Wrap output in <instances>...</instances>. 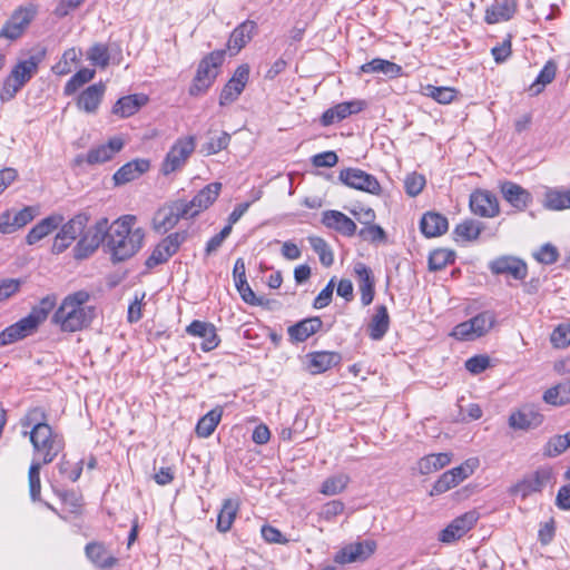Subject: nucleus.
I'll return each mask as SVG.
<instances>
[{
	"label": "nucleus",
	"mask_w": 570,
	"mask_h": 570,
	"mask_svg": "<svg viewBox=\"0 0 570 570\" xmlns=\"http://www.w3.org/2000/svg\"><path fill=\"white\" fill-rule=\"evenodd\" d=\"M45 420V411L40 407H35L21 420V425L23 428L32 425L31 431L23 432V434H29L35 452L42 456V463L49 464L63 450L65 440Z\"/></svg>",
	"instance_id": "1"
},
{
	"label": "nucleus",
	"mask_w": 570,
	"mask_h": 570,
	"mask_svg": "<svg viewBox=\"0 0 570 570\" xmlns=\"http://www.w3.org/2000/svg\"><path fill=\"white\" fill-rule=\"evenodd\" d=\"M135 222V216L124 215L108 224L106 248L114 263L130 258L141 247L145 233L141 228L132 229Z\"/></svg>",
	"instance_id": "2"
},
{
	"label": "nucleus",
	"mask_w": 570,
	"mask_h": 570,
	"mask_svg": "<svg viewBox=\"0 0 570 570\" xmlns=\"http://www.w3.org/2000/svg\"><path fill=\"white\" fill-rule=\"evenodd\" d=\"M89 299L87 291L67 295L55 312L52 322L68 333L87 328L96 317V307L88 305Z\"/></svg>",
	"instance_id": "3"
},
{
	"label": "nucleus",
	"mask_w": 570,
	"mask_h": 570,
	"mask_svg": "<svg viewBox=\"0 0 570 570\" xmlns=\"http://www.w3.org/2000/svg\"><path fill=\"white\" fill-rule=\"evenodd\" d=\"M225 58L224 50H216L204 57L197 68V72L189 87L190 96H199L205 94L215 81L218 75V68Z\"/></svg>",
	"instance_id": "4"
},
{
	"label": "nucleus",
	"mask_w": 570,
	"mask_h": 570,
	"mask_svg": "<svg viewBox=\"0 0 570 570\" xmlns=\"http://www.w3.org/2000/svg\"><path fill=\"white\" fill-rule=\"evenodd\" d=\"M108 232V218H100L94 226L85 228L80 239L73 247V257L78 261L92 255L101 243H106Z\"/></svg>",
	"instance_id": "5"
},
{
	"label": "nucleus",
	"mask_w": 570,
	"mask_h": 570,
	"mask_svg": "<svg viewBox=\"0 0 570 570\" xmlns=\"http://www.w3.org/2000/svg\"><path fill=\"white\" fill-rule=\"evenodd\" d=\"M195 148L196 138L194 136L178 138L161 163L160 171L163 175L168 176L180 170L195 151Z\"/></svg>",
	"instance_id": "6"
},
{
	"label": "nucleus",
	"mask_w": 570,
	"mask_h": 570,
	"mask_svg": "<svg viewBox=\"0 0 570 570\" xmlns=\"http://www.w3.org/2000/svg\"><path fill=\"white\" fill-rule=\"evenodd\" d=\"M494 323V313L482 312L471 320L458 324L451 335L460 341H474L484 335Z\"/></svg>",
	"instance_id": "7"
},
{
	"label": "nucleus",
	"mask_w": 570,
	"mask_h": 570,
	"mask_svg": "<svg viewBox=\"0 0 570 570\" xmlns=\"http://www.w3.org/2000/svg\"><path fill=\"white\" fill-rule=\"evenodd\" d=\"M478 465L476 459H469L461 465L444 472L433 484L431 495L442 494L469 478Z\"/></svg>",
	"instance_id": "8"
},
{
	"label": "nucleus",
	"mask_w": 570,
	"mask_h": 570,
	"mask_svg": "<svg viewBox=\"0 0 570 570\" xmlns=\"http://www.w3.org/2000/svg\"><path fill=\"white\" fill-rule=\"evenodd\" d=\"M124 145L122 138H110L107 144L91 148L87 154H78L73 159V166L79 167L83 164L94 166L109 161L124 148Z\"/></svg>",
	"instance_id": "9"
},
{
	"label": "nucleus",
	"mask_w": 570,
	"mask_h": 570,
	"mask_svg": "<svg viewBox=\"0 0 570 570\" xmlns=\"http://www.w3.org/2000/svg\"><path fill=\"white\" fill-rule=\"evenodd\" d=\"M183 206V199H177L159 208L153 219L154 230L165 234L173 229L180 219H189Z\"/></svg>",
	"instance_id": "10"
},
{
	"label": "nucleus",
	"mask_w": 570,
	"mask_h": 570,
	"mask_svg": "<svg viewBox=\"0 0 570 570\" xmlns=\"http://www.w3.org/2000/svg\"><path fill=\"white\" fill-rule=\"evenodd\" d=\"M186 239V230L169 234L155 247L151 255L146 259V267L151 269L160 264L166 263L173 255L177 253L180 245Z\"/></svg>",
	"instance_id": "11"
},
{
	"label": "nucleus",
	"mask_w": 570,
	"mask_h": 570,
	"mask_svg": "<svg viewBox=\"0 0 570 570\" xmlns=\"http://www.w3.org/2000/svg\"><path fill=\"white\" fill-rule=\"evenodd\" d=\"M338 180L350 188L366 191L372 195H379L381 193L379 180L373 175L358 168L342 169L338 175Z\"/></svg>",
	"instance_id": "12"
},
{
	"label": "nucleus",
	"mask_w": 570,
	"mask_h": 570,
	"mask_svg": "<svg viewBox=\"0 0 570 570\" xmlns=\"http://www.w3.org/2000/svg\"><path fill=\"white\" fill-rule=\"evenodd\" d=\"M36 10L32 7H19L0 30V38L17 40L33 20Z\"/></svg>",
	"instance_id": "13"
},
{
	"label": "nucleus",
	"mask_w": 570,
	"mask_h": 570,
	"mask_svg": "<svg viewBox=\"0 0 570 570\" xmlns=\"http://www.w3.org/2000/svg\"><path fill=\"white\" fill-rule=\"evenodd\" d=\"M220 189V183H210L200 189L191 200L186 202L183 199V207L187 212L188 217L194 218L200 212L207 209L217 199Z\"/></svg>",
	"instance_id": "14"
},
{
	"label": "nucleus",
	"mask_w": 570,
	"mask_h": 570,
	"mask_svg": "<svg viewBox=\"0 0 570 570\" xmlns=\"http://www.w3.org/2000/svg\"><path fill=\"white\" fill-rule=\"evenodd\" d=\"M543 414L532 404L523 405L509 416V426L513 430L529 431L540 426Z\"/></svg>",
	"instance_id": "15"
},
{
	"label": "nucleus",
	"mask_w": 570,
	"mask_h": 570,
	"mask_svg": "<svg viewBox=\"0 0 570 570\" xmlns=\"http://www.w3.org/2000/svg\"><path fill=\"white\" fill-rule=\"evenodd\" d=\"M551 472L548 469L537 470L534 473L527 475L523 480L518 482L512 489L511 493L522 499L531 495L532 493L541 492L542 489L550 482Z\"/></svg>",
	"instance_id": "16"
},
{
	"label": "nucleus",
	"mask_w": 570,
	"mask_h": 570,
	"mask_svg": "<svg viewBox=\"0 0 570 570\" xmlns=\"http://www.w3.org/2000/svg\"><path fill=\"white\" fill-rule=\"evenodd\" d=\"M376 543L372 540L355 542L343 547L336 552L334 561L340 564H347L366 560L374 553Z\"/></svg>",
	"instance_id": "17"
},
{
	"label": "nucleus",
	"mask_w": 570,
	"mask_h": 570,
	"mask_svg": "<svg viewBox=\"0 0 570 570\" xmlns=\"http://www.w3.org/2000/svg\"><path fill=\"white\" fill-rule=\"evenodd\" d=\"M366 102L361 99L340 102L327 110L321 117V124L325 127L338 122L351 115H355L365 109Z\"/></svg>",
	"instance_id": "18"
},
{
	"label": "nucleus",
	"mask_w": 570,
	"mask_h": 570,
	"mask_svg": "<svg viewBox=\"0 0 570 570\" xmlns=\"http://www.w3.org/2000/svg\"><path fill=\"white\" fill-rule=\"evenodd\" d=\"M470 208L475 215L493 217L499 213V202L490 191L478 189L470 196Z\"/></svg>",
	"instance_id": "19"
},
{
	"label": "nucleus",
	"mask_w": 570,
	"mask_h": 570,
	"mask_svg": "<svg viewBox=\"0 0 570 570\" xmlns=\"http://www.w3.org/2000/svg\"><path fill=\"white\" fill-rule=\"evenodd\" d=\"M233 276L235 286L242 297V299L253 306H258L263 304V299L257 297L254 291L247 283L246 279V267L243 258H237L233 269Z\"/></svg>",
	"instance_id": "20"
},
{
	"label": "nucleus",
	"mask_w": 570,
	"mask_h": 570,
	"mask_svg": "<svg viewBox=\"0 0 570 570\" xmlns=\"http://www.w3.org/2000/svg\"><path fill=\"white\" fill-rule=\"evenodd\" d=\"M186 332L193 336L203 338L200 347L204 352L216 348L219 344V337L216 327L212 323L203 321H193L186 328Z\"/></svg>",
	"instance_id": "21"
},
{
	"label": "nucleus",
	"mask_w": 570,
	"mask_h": 570,
	"mask_svg": "<svg viewBox=\"0 0 570 570\" xmlns=\"http://www.w3.org/2000/svg\"><path fill=\"white\" fill-rule=\"evenodd\" d=\"M150 168V161L144 158H137L122 165L112 176L116 186H121L130 183L141 175L147 173Z\"/></svg>",
	"instance_id": "22"
},
{
	"label": "nucleus",
	"mask_w": 570,
	"mask_h": 570,
	"mask_svg": "<svg viewBox=\"0 0 570 570\" xmlns=\"http://www.w3.org/2000/svg\"><path fill=\"white\" fill-rule=\"evenodd\" d=\"M501 196L517 210H524L532 202L531 194L512 181L501 183Z\"/></svg>",
	"instance_id": "23"
},
{
	"label": "nucleus",
	"mask_w": 570,
	"mask_h": 570,
	"mask_svg": "<svg viewBox=\"0 0 570 570\" xmlns=\"http://www.w3.org/2000/svg\"><path fill=\"white\" fill-rule=\"evenodd\" d=\"M354 273L357 277V284L361 293V303L363 306H367L373 302L375 294V282L372 269L364 263H356L354 265Z\"/></svg>",
	"instance_id": "24"
},
{
	"label": "nucleus",
	"mask_w": 570,
	"mask_h": 570,
	"mask_svg": "<svg viewBox=\"0 0 570 570\" xmlns=\"http://www.w3.org/2000/svg\"><path fill=\"white\" fill-rule=\"evenodd\" d=\"M322 223L340 234L352 237L355 235L357 226L353 219L338 210H326L323 213Z\"/></svg>",
	"instance_id": "25"
},
{
	"label": "nucleus",
	"mask_w": 570,
	"mask_h": 570,
	"mask_svg": "<svg viewBox=\"0 0 570 570\" xmlns=\"http://www.w3.org/2000/svg\"><path fill=\"white\" fill-rule=\"evenodd\" d=\"M106 91L104 82H98L85 89L77 99V106L87 114H95Z\"/></svg>",
	"instance_id": "26"
},
{
	"label": "nucleus",
	"mask_w": 570,
	"mask_h": 570,
	"mask_svg": "<svg viewBox=\"0 0 570 570\" xmlns=\"http://www.w3.org/2000/svg\"><path fill=\"white\" fill-rule=\"evenodd\" d=\"M323 321L318 316L304 318L287 328L289 340L293 343L305 342L309 336L321 330Z\"/></svg>",
	"instance_id": "27"
},
{
	"label": "nucleus",
	"mask_w": 570,
	"mask_h": 570,
	"mask_svg": "<svg viewBox=\"0 0 570 570\" xmlns=\"http://www.w3.org/2000/svg\"><path fill=\"white\" fill-rule=\"evenodd\" d=\"M85 553L88 560L100 569H111L118 562L117 558L110 556L106 546L99 541H92L86 544Z\"/></svg>",
	"instance_id": "28"
},
{
	"label": "nucleus",
	"mask_w": 570,
	"mask_h": 570,
	"mask_svg": "<svg viewBox=\"0 0 570 570\" xmlns=\"http://www.w3.org/2000/svg\"><path fill=\"white\" fill-rule=\"evenodd\" d=\"M62 222L63 217L61 215H51L41 219L27 234V244L35 245L36 243L51 234L53 230H56L62 224Z\"/></svg>",
	"instance_id": "29"
},
{
	"label": "nucleus",
	"mask_w": 570,
	"mask_h": 570,
	"mask_svg": "<svg viewBox=\"0 0 570 570\" xmlns=\"http://www.w3.org/2000/svg\"><path fill=\"white\" fill-rule=\"evenodd\" d=\"M390 328V315L385 305H377L367 324V334L373 341H381Z\"/></svg>",
	"instance_id": "30"
},
{
	"label": "nucleus",
	"mask_w": 570,
	"mask_h": 570,
	"mask_svg": "<svg viewBox=\"0 0 570 570\" xmlns=\"http://www.w3.org/2000/svg\"><path fill=\"white\" fill-rule=\"evenodd\" d=\"M31 323V320L23 317L17 323L4 328L0 332V345L6 346L12 344L30 335L36 331Z\"/></svg>",
	"instance_id": "31"
},
{
	"label": "nucleus",
	"mask_w": 570,
	"mask_h": 570,
	"mask_svg": "<svg viewBox=\"0 0 570 570\" xmlns=\"http://www.w3.org/2000/svg\"><path fill=\"white\" fill-rule=\"evenodd\" d=\"M449 223L445 216L429 212L423 215L420 222V228L426 237H438L448 230Z\"/></svg>",
	"instance_id": "32"
},
{
	"label": "nucleus",
	"mask_w": 570,
	"mask_h": 570,
	"mask_svg": "<svg viewBox=\"0 0 570 570\" xmlns=\"http://www.w3.org/2000/svg\"><path fill=\"white\" fill-rule=\"evenodd\" d=\"M363 73H383L390 79L401 77L403 75V68L392 61L375 58L360 67Z\"/></svg>",
	"instance_id": "33"
},
{
	"label": "nucleus",
	"mask_w": 570,
	"mask_h": 570,
	"mask_svg": "<svg viewBox=\"0 0 570 570\" xmlns=\"http://www.w3.org/2000/svg\"><path fill=\"white\" fill-rule=\"evenodd\" d=\"M257 30V24L253 20H246L234 29L228 40L229 50L238 52L249 42Z\"/></svg>",
	"instance_id": "34"
},
{
	"label": "nucleus",
	"mask_w": 570,
	"mask_h": 570,
	"mask_svg": "<svg viewBox=\"0 0 570 570\" xmlns=\"http://www.w3.org/2000/svg\"><path fill=\"white\" fill-rule=\"evenodd\" d=\"M309 358L308 370L312 374H321L333 367L340 360L334 352H313L307 355Z\"/></svg>",
	"instance_id": "35"
},
{
	"label": "nucleus",
	"mask_w": 570,
	"mask_h": 570,
	"mask_svg": "<svg viewBox=\"0 0 570 570\" xmlns=\"http://www.w3.org/2000/svg\"><path fill=\"white\" fill-rule=\"evenodd\" d=\"M501 275L521 282L528 275V265L519 257L501 256Z\"/></svg>",
	"instance_id": "36"
},
{
	"label": "nucleus",
	"mask_w": 570,
	"mask_h": 570,
	"mask_svg": "<svg viewBox=\"0 0 570 570\" xmlns=\"http://www.w3.org/2000/svg\"><path fill=\"white\" fill-rule=\"evenodd\" d=\"M482 224L475 219L466 218L458 224L453 230L455 242H472L478 239Z\"/></svg>",
	"instance_id": "37"
},
{
	"label": "nucleus",
	"mask_w": 570,
	"mask_h": 570,
	"mask_svg": "<svg viewBox=\"0 0 570 570\" xmlns=\"http://www.w3.org/2000/svg\"><path fill=\"white\" fill-rule=\"evenodd\" d=\"M223 415V409L217 406L202 416L196 425L195 432L199 438H208L216 430Z\"/></svg>",
	"instance_id": "38"
},
{
	"label": "nucleus",
	"mask_w": 570,
	"mask_h": 570,
	"mask_svg": "<svg viewBox=\"0 0 570 570\" xmlns=\"http://www.w3.org/2000/svg\"><path fill=\"white\" fill-rule=\"evenodd\" d=\"M41 58L39 56H30L28 59L19 61L10 75L18 79L22 85H26L37 72Z\"/></svg>",
	"instance_id": "39"
},
{
	"label": "nucleus",
	"mask_w": 570,
	"mask_h": 570,
	"mask_svg": "<svg viewBox=\"0 0 570 570\" xmlns=\"http://www.w3.org/2000/svg\"><path fill=\"white\" fill-rule=\"evenodd\" d=\"M452 454L449 452L429 454L423 456L419 463L417 469L421 474H430L435 472L451 462Z\"/></svg>",
	"instance_id": "40"
},
{
	"label": "nucleus",
	"mask_w": 570,
	"mask_h": 570,
	"mask_svg": "<svg viewBox=\"0 0 570 570\" xmlns=\"http://www.w3.org/2000/svg\"><path fill=\"white\" fill-rule=\"evenodd\" d=\"M145 96L130 95L121 97L112 107V114L121 117H129L134 115L145 102Z\"/></svg>",
	"instance_id": "41"
},
{
	"label": "nucleus",
	"mask_w": 570,
	"mask_h": 570,
	"mask_svg": "<svg viewBox=\"0 0 570 570\" xmlns=\"http://www.w3.org/2000/svg\"><path fill=\"white\" fill-rule=\"evenodd\" d=\"M57 304V296L55 294H49L43 297L37 306H35L30 314L26 316L27 320H31L32 326L37 330V327L46 321L49 313L53 309Z\"/></svg>",
	"instance_id": "42"
},
{
	"label": "nucleus",
	"mask_w": 570,
	"mask_h": 570,
	"mask_svg": "<svg viewBox=\"0 0 570 570\" xmlns=\"http://www.w3.org/2000/svg\"><path fill=\"white\" fill-rule=\"evenodd\" d=\"M543 401L554 406L570 403V380L548 389L543 394Z\"/></svg>",
	"instance_id": "43"
},
{
	"label": "nucleus",
	"mask_w": 570,
	"mask_h": 570,
	"mask_svg": "<svg viewBox=\"0 0 570 570\" xmlns=\"http://www.w3.org/2000/svg\"><path fill=\"white\" fill-rule=\"evenodd\" d=\"M239 503L237 500L226 499L223 502V507L217 518V530L220 532H227L230 530L233 522L236 518Z\"/></svg>",
	"instance_id": "44"
},
{
	"label": "nucleus",
	"mask_w": 570,
	"mask_h": 570,
	"mask_svg": "<svg viewBox=\"0 0 570 570\" xmlns=\"http://www.w3.org/2000/svg\"><path fill=\"white\" fill-rule=\"evenodd\" d=\"M557 65L549 60L540 70L535 80L530 85L529 92L531 96H537L543 91L544 87L553 81L556 78Z\"/></svg>",
	"instance_id": "45"
},
{
	"label": "nucleus",
	"mask_w": 570,
	"mask_h": 570,
	"mask_svg": "<svg viewBox=\"0 0 570 570\" xmlns=\"http://www.w3.org/2000/svg\"><path fill=\"white\" fill-rule=\"evenodd\" d=\"M90 216L87 213H79L61 226L60 233L70 242L77 239L83 233Z\"/></svg>",
	"instance_id": "46"
},
{
	"label": "nucleus",
	"mask_w": 570,
	"mask_h": 570,
	"mask_svg": "<svg viewBox=\"0 0 570 570\" xmlns=\"http://www.w3.org/2000/svg\"><path fill=\"white\" fill-rule=\"evenodd\" d=\"M544 206L551 210H563L570 208V189H550L546 194Z\"/></svg>",
	"instance_id": "47"
},
{
	"label": "nucleus",
	"mask_w": 570,
	"mask_h": 570,
	"mask_svg": "<svg viewBox=\"0 0 570 570\" xmlns=\"http://www.w3.org/2000/svg\"><path fill=\"white\" fill-rule=\"evenodd\" d=\"M350 483V476L344 473L331 475L324 480L320 492L324 495H336L342 493Z\"/></svg>",
	"instance_id": "48"
},
{
	"label": "nucleus",
	"mask_w": 570,
	"mask_h": 570,
	"mask_svg": "<svg viewBox=\"0 0 570 570\" xmlns=\"http://www.w3.org/2000/svg\"><path fill=\"white\" fill-rule=\"evenodd\" d=\"M208 141L203 145V151L206 155H215L228 147L230 135L222 131L218 135L212 130L208 131Z\"/></svg>",
	"instance_id": "49"
},
{
	"label": "nucleus",
	"mask_w": 570,
	"mask_h": 570,
	"mask_svg": "<svg viewBox=\"0 0 570 570\" xmlns=\"http://www.w3.org/2000/svg\"><path fill=\"white\" fill-rule=\"evenodd\" d=\"M96 71L94 69L82 68L78 70L66 83L63 94L71 96L85 83L94 79Z\"/></svg>",
	"instance_id": "50"
},
{
	"label": "nucleus",
	"mask_w": 570,
	"mask_h": 570,
	"mask_svg": "<svg viewBox=\"0 0 570 570\" xmlns=\"http://www.w3.org/2000/svg\"><path fill=\"white\" fill-rule=\"evenodd\" d=\"M455 259L453 250L446 248H438L431 252L429 256V268L430 271H441L449 264H452Z\"/></svg>",
	"instance_id": "51"
},
{
	"label": "nucleus",
	"mask_w": 570,
	"mask_h": 570,
	"mask_svg": "<svg viewBox=\"0 0 570 570\" xmlns=\"http://www.w3.org/2000/svg\"><path fill=\"white\" fill-rule=\"evenodd\" d=\"M87 59L97 67L106 68L110 61V53L108 46L105 43H94L87 50Z\"/></svg>",
	"instance_id": "52"
},
{
	"label": "nucleus",
	"mask_w": 570,
	"mask_h": 570,
	"mask_svg": "<svg viewBox=\"0 0 570 570\" xmlns=\"http://www.w3.org/2000/svg\"><path fill=\"white\" fill-rule=\"evenodd\" d=\"M456 90L451 87H436L428 85L424 87V95L438 101L439 104H450L456 97Z\"/></svg>",
	"instance_id": "53"
},
{
	"label": "nucleus",
	"mask_w": 570,
	"mask_h": 570,
	"mask_svg": "<svg viewBox=\"0 0 570 570\" xmlns=\"http://www.w3.org/2000/svg\"><path fill=\"white\" fill-rule=\"evenodd\" d=\"M308 242L313 250L318 255L322 265L331 266L334 262V256L327 243L317 236L308 237Z\"/></svg>",
	"instance_id": "54"
},
{
	"label": "nucleus",
	"mask_w": 570,
	"mask_h": 570,
	"mask_svg": "<svg viewBox=\"0 0 570 570\" xmlns=\"http://www.w3.org/2000/svg\"><path fill=\"white\" fill-rule=\"evenodd\" d=\"M42 462L32 461L28 472L29 490L32 501L40 500L41 482H40V470Z\"/></svg>",
	"instance_id": "55"
},
{
	"label": "nucleus",
	"mask_w": 570,
	"mask_h": 570,
	"mask_svg": "<svg viewBox=\"0 0 570 570\" xmlns=\"http://www.w3.org/2000/svg\"><path fill=\"white\" fill-rule=\"evenodd\" d=\"M358 236L363 240L371 243H380L386 239L385 230L381 226L373 223L361 228L358 230Z\"/></svg>",
	"instance_id": "56"
},
{
	"label": "nucleus",
	"mask_w": 570,
	"mask_h": 570,
	"mask_svg": "<svg viewBox=\"0 0 570 570\" xmlns=\"http://www.w3.org/2000/svg\"><path fill=\"white\" fill-rule=\"evenodd\" d=\"M535 261L544 265L554 264L559 258V252L556 246L550 243L542 245L538 252L533 254Z\"/></svg>",
	"instance_id": "57"
},
{
	"label": "nucleus",
	"mask_w": 570,
	"mask_h": 570,
	"mask_svg": "<svg viewBox=\"0 0 570 570\" xmlns=\"http://www.w3.org/2000/svg\"><path fill=\"white\" fill-rule=\"evenodd\" d=\"M465 368L473 375L483 373L491 366V360L488 355H474L465 361Z\"/></svg>",
	"instance_id": "58"
},
{
	"label": "nucleus",
	"mask_w": 570,
	"mask_h": 570,
	"mask_svg": "<svg viewBox=\"0 0 570 570\" xmlns=\"http://www.w3.org/2000/svg\"><path fill=\"white\" fill-rule=\"evenodd\" d=\"M478 521V515L474 511L466 512L455 518L451 523L452 528L458 531L462 537L472 529Z\"/></svg>",
	"instance_id": "59"
},
{
	"label": "nucleus",
	"mask_w": 570,
	"mask_h": 570,
	"mask_svg": "<svg viewBox=\"0 0 570 570\" xmlns=\"http://www.w3.org/2000/svg\"><path fill=\"white\" fill-rule=\"evenodd\" d=\"M568 438L569 436L563 434L556 435L552 439H550L546 448V454L549 456H557L564 452L568 448H570V441L568 440Z\"/></svg>",
	"instance_id": "60"
},
{
	"label": "nucleus",
	"mask_w": 570,
	"mask_h": 570,
	"mask_svg": "<svg viewBox=\"0 0 570 570\" xmlns=\"http://www.w3.org/2000/svg\"><path fill=\"white\" fill-rule=\"evenodd\" d=\"M18 79L13 78L12 75H9L3 82V87L0 91L1 101H9L14 98L17 92L23 87Z\"/></svg>",
	"instance_id": "61"
},
{
	"label": "nucleus",
	"mask_w": 570,
	"mask_h": 570,
	"mask_svg": "<svg viewBox=\"0 0 570 570\" xmlns=\"http://www.w3.org/2000/svg\"><path fill=\"white\" fill-rule=\"evenodd\" d=\"M36 215L37 210L31 206H26L19 212L13 213L12 225L14 227V232L32 222Z\"/></svg>",
	"instance_id": "62"
},
{
	"label": "nucleus",
	"mask_w": 570,
	"mask_h": 570,
	"mask_svg": "<svg viewBox=\"0 0 570 570\" xmlns=\"http://www.w3.org/2000/svg\"><path fill=\"white\" fill-rule=\"evenodd\" d=\"M425 186V178L422 175H419L416 173H413L409 176H406L404 180V187L405 191L409 196H417L423 187Z\"/></svg>",
	"instance_id": "63"
},
{
	"label": "nucleus",
	"mask_w": 570,
	"mask_h": 570,
	"mask_svg": "<svg viewBox=\"0 0 570 570\" xmlns=\"http://www.w3.org/2000/svg\"><path fill=\"white\" fill-rule=\"evenodd\" d=\"M551 342L556 347L570 345V325L560 324L551 334Z\"/></svg>",
	"instance_id": "64"
}]
</instances>
